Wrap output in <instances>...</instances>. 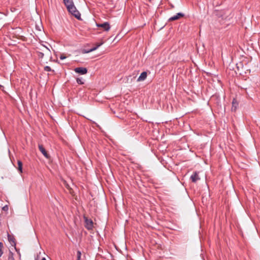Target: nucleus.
I'll list each match as a JSON object with an SVG mask.
<instances>
[{
	"mask_svg": "<svg viewBox=\"0 0 260 260\" xmlns=\"http://www.w3.org/2000/svg\"><path fill=\"white\" fill-rule=\"evenodd\" d=\"M38 56L40 58L45 56L47 59L51 60L52 58L51 53L50 49L43 44H40L38 47Z\"/></svg>",
	"mask_w": 260,
	"mask_h": 260,
	"instance_id": "obj_1",
	"label": "nucleus"
},
{
	"mask_svg": "<svg viewBox=\"0 0 260 260\" xmlns=\"http://www.w3.org/2000/svg\"><path fill=\"white\" fill-rule=\"evenodd\" d=\"M67 7V8L69 12L70 13H71L72 15L74 16L76 18L78 19H80L81 17V15L79 12L77 10L76 7L75 6L74 3L69 5Z\"/></svg>",
	"mask_w": 260,
	"mask_h": 260,
	"instance_id": "obj_2",
	"label": "nucleus"
},
{
	"mask_svg": "<svg viewBox=\"0 0 260 260\" xmlns=\"http://www.w3.org/2000/svg\"><path fill=\"white\" fill-rule=\"evenodd\" d=\"M85 223V227L88 229L90 230L93 227V222L91 219H88L87 217H84Z\"/></svg>",
	"mask_w": 260,
	"mask_h": 260,
	"instance_id": "obj_3",
	"label": "nucleus"
},
{
	"mask_svg": "<svg viewBox=\"0 0 260 260\" xmlns=\"http://www.w3.org/2000/svg\"><path fill=\"white\" fill-rule=\"evenodd\" d=\"M103 44H104V42L102 41L101 43H98V44H96V47H93V48L90 49L89 50H83L82 51V52L83 53H89L90 52H92V51L96 50L98 48V47H99L100 46H101Z\"/></svg>",
	"mask_w": 260,
	"mask_h": 260,
	"instance_id": "obj_4",
	"label": "nucleus"
},
{
	"mask_svg": "<svg viewBox=\"0 0 260 260\" xmlns=\"http://www.w3.org/2000/svg\"><path fill=\"white\" fill-rule=\"evenodd\" d=\"M75 72L81 75H84L87 73V70L85 68H77L75 69Z\"/></svg>",
	"mask_w": 260,
	"mask_h": 260,
	"instance_id": "obj_5",
	"label": "nucleus"
},
{
	"mask_svg": "<svg viewBox=\"0 0 260 260\" xmlns=\"http://www.w3.org/2000/svg\"><path fill=\"white\" fill-rule=\"evenodd\" d=\"M199 172H194L190 177V178L193 182H196L200 179L199 177Z\"/></svg>",
	"mask_w": 260,
	"mask_h": 260,
	"instance_id": "obj_6",
	"label": "nucleus"
},
{
	"mask_svg": "<svg viewBox=\"0 0 260 260\" xmlns=\"http://www.w3.org/2000/svg\"><path fill=\"white\" fill-rule=\"evenodd\" d=\"M184 16V14L182 13H178L176 15L171 17L169 18L170 21H174L179 19L180 18Z\"/></svg>",
	"mask_w": 260,
	"mask_h": 260,
	"instance_id": "obj_7",
	"label": "nucleus"
},
{
	"mask_svg": "<svg viewBox=\"0 0 260 260\" xmlns=\"http://www.w3.org/2000/svg\"><path fill=\"white\" fill-rule=\"evenodd\" d=\"M97 26L103 28L106 31H108L110 28V25L108 22L97 24Z\"/></svg>",
	"mask_w": 260,
	"mask_h": 260,
	"instance_id": "obj_8",
	"label": "nucleus"
},
{
	"mask_svg": "<svg viewBox=\"0 0 260 260\" xmlns=\"http://www.w3.org/2000/svg\"><path fill=\"white\" fill-rule=\"evenodd\" d=\"M39 149L46 158H48L49 157V155L48 154L47 151H46L45 149L44 148L43 145H39Z\"/></svg>",
	"mask_w": 260,
	"mask_h": 260,
	"instance_id": "obj_9",
	"label": "nucleus"
},
{
	"mask_svg": "<svg viewBox=\"0 0 260 260\" xmlns=\"http://www.w3.org/2000/svg\"><path fill=\"white\" fill-rule=\"evenodd\" d=\"M147 77V73L145 72H142L140 76L137 79V81L140 82L142 81H144Z\"/></svg>",
	"mask_w": 260,
	"mask_h": 260,
	"instance_id": "obj_10",
	"label": "nucleus"
},
{
	"mask_svg": "<svg viewBox=\"0 0 260 260\" xmlns=\"http://www.w3.org/2000/svg\"><path fill=\"white\" fill-rule=\"evenodd\" d=\"M8 239L9 242L11 244V245L15 246L16 243L15 241V239L13 236H11V235L8 234Z\"/></svg>",
	"mask_w": 260,
	"mask_h": 260,
	"instance_id": "obj_11",
	"label": "nucleus"
},
{
	"mask_svg": "<svg viewBox=\"0 0 260 260\" xmlns=\"http://www.w3.org/2000/svg\"><path fill=\"white\" fill-rule=\"evenodd\" d=\"M238 106V103L235 99H234L232 102V110L235 111Z\"/></svg>",
	"mask_w": 260,
	"mask_h": 260,
	"instance_id": "obj_12",
	"label": "nucleus"
},
{
	"mask_svg": "<svg viewBox=\"0 0 260 260\" xmlns=\"http://www.w3.org/2000/svg\"><path fill=\"white\" fill-rule=\"evenodd\" d=\"M18 169L20 173H22V163L20 160H18Z\"/></svg>",
	"mask_w": 260,
	"mask_h": 260,
	"instance_id": "obj_13",
	"label": "nucleus"
},
{
	"mask_svg": "<svg viewBox=\"0 0 260 260\" xmlns=\"http://www.w3.org/2000/svg\"><path fill=\"white\" fill-rule=\"evenodd\" d=\"M63 2L66 6L74 3L73 0H63Z\"/></svg>",
	"mask_w": 260,
	"mask_h": 260,
	"instance_id": "obj_14",
	"label": "nucleus"
},
{
	"mask_svg": "<svg viewBox=\"0 0 260 260\" xmlns=\"http://www.w3.org/2000/svg\"><path fill=\"white\" fill-rule=\"evenodd\" d=\"M77 82L78 84H84V82H83V81H82V79H81V78H77Z\"/></svg>",
	"mask_w": 260,
	"mask_h": 260,
	"instance_id": "obj_15",
	"label": "nucleus"
},
{
	"mask_svg": "<svg viewBox=\"0 0 260 260\" xmlns=\"http://www.w3.org/2000/svg\"><path fill=\"white\" fill-rule=\"evenodd\" d=\"M81 256V252L80 251H77V260H80Z\"/></svg>",
	"mask_w": 260,
	"mask_h": 260,
	"instance_id": "obj_16",
	"label": "nucleus"
},
{
	"mask_svg": "<svg viewBox=\"0 0 260 260\" xmlns=\"http://www.w3.org/2000/svg\"><path fill=\"white\" fill-rule=\"evenodd\" d=\"M8 260H14V258L13 257L12 253H10V254L9 255V257H8Z\"/></svg>",
	"mask_w": 260,
	"mask_h": 260,
	"instance_id": "obj_17",
	"label": "nucleus"
},
{
	"mask_svg": "<svg viewBox=\"0 0 260 260\" xmlns=\"http://www.w3.org/2000/svg\"><path fill=\"white\" fill-rule=\"evenodd\" d=\"M44 70L47 72L51 71V69L49 66H46L44 67Z\"/></svg>",
	"mask_w": 260,
	"mask_h": 260,
	"instance_id": "obj_18",
	"label": "nucleus"
},
{
	"mask_svg": "<svg viewBox=\"0 0 260 260\" xmlns=\"http://www.w3.org/2000/svg\"><path fill=\"white\" fill-rule=\"evenodd\" d=\"M9 209V207L7 205L3 207V210L5 211H7Z\"/></svg>",
	"mask_w": 260,
	"mask_h": 260,
	"instance_id": "obj_19",
	"label": "nucleus"
},
{
	"mask_svg": "<svg viewBox=\"0 0 260 260\" xmlns=\"http://www.w3.org/2000/svg\"><path fill=\"white\" fill-rule=\"evenodd\" d=\"M59 58L60 59L62 60V59L66 58L67 57L65 55H64L63 54H61L59 56Z\"/></svg>",
	"mask_w": 260,
	"mask_h": 260,
	"instance_id": "obj_20",
	"label": "nucleus"
},
{
	"mask_svg": "<svg viewBox=\"0 0 260 260\" xmlns=\"http://www.w3.org/2000/svg\"><path fill=\"white\" fill-rule=\"evenodd\" d=\"M36 27H37V28L39 30H40V31H41V27H42V26H36Z\"/></svg>",
	"mask_w": 260,
	"mask_h": 260,
	"instance_id": "obj_21",
	"label": "nucleus"
},
{
	"mask_svg": "<svg viewBox=\"0 0 260 260\" xmlns=\"http://www.w3.org/2000/svg\"><path fill=\"white\" fill-rule=\"evenodd\" d=\"M3 247V244L2 242H0V250H2Z\"/></svg>",
	"mask_w": 260,
	"mask_h": 260,
	"instance_id": "obj_22",
	"label": "nucleus"
},
{
	"mask_svg": "<svg viewBox=\"0 0 260 260\" xmlns=\"http://www.w3.org/2000/svg\"><path fill=\"white\" fill-rule=\"evenodd\" d=\"M42 260H46V258L45 257H43Z\"/></svg>",
	"mask_w": 260,
	"mask_h": 260,
	"instance_id": "obj_23",
	"label": "nucleus"
},
{
	"mask_svg": "<svg viewBox=\"0 0 260 260\" xmlns=\"http://www.w3.org/2000/svg\"><path fill=\"white\" fill-rule=\"evenodd\" d=\"M239 67L238 66V64H237V68L239 69Z\"/></svg>",
	"mask_w": 260,
	"mask_h": 260,
	"instance_id": "obj_24",
	"label": "nucleus"
}]
</instances>
